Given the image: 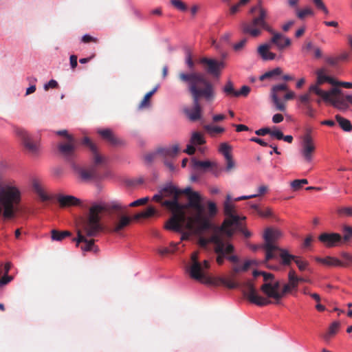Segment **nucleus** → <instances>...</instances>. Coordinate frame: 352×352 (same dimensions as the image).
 Instances as JSON below:
<instances>
[{
    "mask_svg": "<svg viewBox=\"0 0 352 352\" xmlns=\"http://www.w3.org/2000/svg\"><path fill=\"white\" fill-rule=\"evenodd\" d=\"M256 10L258 11V15L254 17L251 23H243L241 24L242 32L244 34H248L253 37H257L261 34V30L264 29L274 36L276 33L267 23L265 19L267 17V11L261 6L252 7L250 12L253 13Z\"/></svg>",
    "mask_w": 352,
    "mask_h": 352,
    "instance_id": "6",
    "label": "nucleus"
},
{
    "mask_svg": "<svg viewBox=\"0 0 352 352\" xmlns=\"http://www.w3.org/2000/svg\"><path fill=\"white\" fill-rule=\"evenodd\" d=\"M82 144L87 146L93 153V160L96 165L102 162V157L98 153L97 146L89 138L85 137Z\"/></svg>",
    "mask_w": 352,
    "mask_h": 352,
    "instance_id": "28",
    "label": "nucleus"
},
{
    "mask_svg": "<svg viewBox=\"0 0 352 352\" xmlns=\"http://www.w3.org/2000/svg\"><path fill=\"white\" fill-rule=\"evenodd\" d=\"M270 133H271V129L268 127L262 128V129H260L255 131V133L257 135H265L266 134L270 135Z\"/></svg>",
    "mask_w": 352,
    "mask_h": 352,
    "instance_id": "63",
    "label": "nucleus"
},
{
    "mask_svg": "<svg viewBox=\"0 0 352 352\" xmlns=\"http://www.w3.org/2000/svg\"><path fill=\"white\" fill-rule=\"evenodd\" d=\"M179 151L178 144H174L170 147L159 148L157 149V154L164 160V164L169 168L170 170L173 171L175 166L171 162V160L175 158Z\"/></svg>",
    "mask_w": 352,
    "mask_h": 352,
    "instance_id": "15",
    "label": "nucleus"
},
{
    "mask_svg": "<svg viewBox=\"0 0 352 352\" xmlns=\"http://www.w3.org/2000/svg\"><path fill=\"white\" fill-rule=\"evenodd\" d=\"M81 41H82V42H83L85 43H90V42H94V43H98V39L97 38L94 37L92 36H90L89 34L84 35L82 37Z\"/></svg>",
    "mask_w": 352,
    "mask_h": 352,
    "instance_id": "58",
    "label": "nucleus"
},
{
    "mask_svg": "<svg viewBox=\"0 0 352 352\" xmlns=\"http://www.w3.org/2000/svg\"><path fill=\"white\" fill-rule=\"evenodd\" d=\"M190 143L194 145H201L205 143V140L199 132H194L190 138Z\"/></svg>",
    "mask_w": 352,
    "mask_h": 352,
    "instance_id": "44",
    "label": "nucleus"
},
{
    "mask_svg": "<svg viewBox=\"0 0 352 352\" xmlns=\"http://www.w3.org/2000/svg\"><path fill=\"white\" fill-rule=\"evenodd\" d=\"M204 129L211 135L214 136L217 133L224 132L225 129L220 126L207 124L204 126Z\"/></svg>",
    "mask_w": 352,
    "mask_h": 352,
    "instance_id": "43",
    "label": "nucleus"
},
{
    "mask_svg": "<svg viewBox=\"0 0 352 352\" xmlns=\"http://www.w3.org/2000/svg\"><path fill=\"white\" fill-rule=\"evenodd\" d=\"M188 199V204H180L181 209L168 220L165 228L178 232H182L184 228L197 232L210 229L212 223L204 215V208L201 204V195L197 192H194Z\"/></svg>",
    "mask_w": 352,
    "mask_h": 352,
    "instance_id": "2",
    "label": "nucleus"
},
{
    "mask_svg": "<svg viewBox=\"0 0 352 352\" xmlns=\"http://www.w3.org/2000/svg\"><path fill=\"white\" fill-rule=\"evenodd\" d=\"M209 267V261L204 260L203 263L200 261L190 263V265L186 267V270L191 278L202 283L209 284L212 283L211 278L209 277L206 273Z\"/></svg>",
    "mask_w": 352,
    "mask_h": 352,
    "instance_id": "10",
    "label": "nucleus"
},
{
    "mask_svg": "<svg viewBox=\"0 0 352 352\" xmlns=\"http://www.w3.org/2000/svg\"><path fill=\"white\" fill-rule=\"evenodd\" d=\"M32 186L34 192L38 195L42 201H49L52 199L51 196L45 193L42 186L38 182H34Z\"/></svg>",
    "mask_w": 352,
    "mask_h": 352,
    "instance_id": "33",
    "label": "nucleus"
},
{
    "mask_svg": "<svg viewBox=\"0 0 352 352\" xmlns=\"http://www.w3.org/2000/svg\"><path fill=\"white\" fill-rule=\"evenodd\" d=\"M272 48V46L269 43L261 45L258 47V53L263 60H272L276 58V54L270 51Z\"/></svg>",
    "mask_w": 352,
    "mask_h": 352,
    "instance_id": "26",
    "label": "nucleus"
},
{
    "mask_svg": "<svg viewBox=\"0 0 352 352\" xmlns=\"http://www.w3.org/2000/svg\"><path fill=\"white\" fill-rule=\"evenodd\" d=\"M281 235V232L278 229L269 228L265 230L263 234L265 242L261 246L265 252V262L276 257L275 252L279 248L276 245V241L280 238Z\"/></svg>",
    "mask_w": 352,
    "mask_h": 352,
    "instance_id": "8",
    "label": "nucleus"
},
{
    "mask_svg": "<svg viewBox=\"0 0 352 352\" xmlns=\"http://www.w3.org/2000/svg\"><path fill=\"white\" fill-rule=\"evenodd\" d=\"M156 212L157 211L153 207L149 206L144 211L136 214L134 216V218L135 219H139L140 218H149L154 216Z\"/></svg>",
    "mask_w": 352,
    "mask_h": 352,
    "instance_id": "39",
    "label": "nucleus"
},
{
    "mask_svg": "<svg viewBox=\"0 0 352 352\" xmlns=\"http://www.w3.org/2000/svg\"><path fill=\"white\" fill-rule=\"evenodd\" d=\"M283 74V69L280 67H276L270 70L259 77L260 80L263 81L265 79L275 78Z\"/></svg>",
    "mask_w": 352,
    "mask_h": 352,
    "instance_id": "36",
    "label": "nucleus"
},
{
    "mask_svg": "<svg viewBox=\"0 0 352 352\" xmlns=\"http://www.w3.org/2000/svg\"><path fill=\"white\" fill-rule=\"evenodd\" d=\"M232 147L226 142L221 143L219 146V151L224 156L225 158L232 156Z\"/></svg>",
    "mask_w": 352,
    "mask_h": 352,
    "instance_id": "45",
    "label": "nucleus"
},
{
    "mask_svg": "<svg viewBox=\"0 0 352 352\" xmlns=\"http://www.w3.org/2000/svg\"><path fill=\"white\" fill-rule=\"evenodd\" d=\"M246 43H247V39L243 38L239 43L234 44L233 46V48L236 52L240 51L245 45Z\"/></svg>",
    "mask_w": 352,
    "mask_h": 352,
    "instance_id": "59",
    "label": "nucleus"
},
{
    "mask_svg": "<svg viewBox=\"0 0 352 352\" xmlns=\"http://www.w3.org/2000/svg\"><path fill=\"white\" fill-rule=\"evenodd\" d=\"M225 161H226V167H225L226 172L230 173L235 168L236 164L232 158V156L225 158Z\"/></svg>",
    "mask_w": 352,
    "mask_h": 352,
    "instance_id": "48",
    "label": "nucleus"
},
{
    "mask_svg": "<svg viewBox=\"0 0 352 352\" xmlns=\"http://www.w3.org/2000/svg\"><path fill=\"white\" fill-rule=\"evenodd\" d=\"M276 258L278 256L281 259V264L285 266H289L291 265L292 261H294V259L296 256L292 255L289 253V252L280 248H278L277 250L275 252Z\"/></svg>",
    "mask_w": 352,
    "mask_h": 352,
    "instance_id": "27",
    "label": "nucleus"
},
{
    "mask_svg": "<svg viewBox=\"0 0 352 352\" xmlns=\"http://www.w3.org/2000/svg\"><path fill=\"white\" fill-rule=\"evenodd\" d=\"M186 63L189 69H192L195 67L194 61L192 59L191 54L190 53H188L186 58Z\"/></svg>",
    "mask_w": 352,
    "mask_h": 352,
    "instance_id": "64",
    "label": "nucleus"
},
{
    "mask_svg": "<svg viewBox=\"0 0 352 352\" xmlns=\"http://www.w3.org/2000/svg\"><path fill=\"white\" fill-rule=\"evenodd\" d=\"M58 151L67 162L70 163L73 168H76L74 160L76 157V141L75 138H69V140L60 142L58 144Z\"/></svg>",
    "mask_w": 352,
    "mask_h": 352,
    "instance_id": "12",
    "label": "nucleus"
},
{
    "mask_svg": "<svg viewBox=\"0 0 352 352\" xmlns=\"http://www.w3.org/2000/svg\"><path fill=\"white\" fill-rule=\"evenodd\" d=\"M318 239L327 248L335 247L342 243V236L338 233L324 232L318 236Z\"/></svg>",
    "mask_w": 352,
    "mask_h": 352,
    "instance_id": "20",
    "label": "nucleus"
},
{
    "mask_svg": "<svg viewBox=\"0 0 352 352\" xmlns=\"http://www.w3.org/2000/svg\"><path fill=\"white\" fill-rule=\"evenodd\" d=\"M243 292L250 302L258 306H265L271 303V300L258 294L254 283L248 280L243 283Z\"/></svg>",
    "mask_w": 352,
    "mask_h": 352,
    "instance_id": "13",
    "label": "nucleus"
},
{
    "mask_svg": "<svg viewBox=\"0 0 352 352\" xmlns=\"http://www.w3.org/2000/svg\"><path fill=\"white\" fill-rule=\"evenodd\" d=\"M252 207L256 210V212L261 217H268L272 215V210L270 208H266L264 210H261L256 205H253Z\"/></svg>",
    "mask_w": 352,
    "mask_h": 352,
    "instance_id": "51",
    "label": "nucleus"
},
{
    "mask_svg": "<svg viewBox=\"0 0 352 352\" xmlns=\"http://www.w3.org/2000/svg\"><path fill=\"white\" fill-rule=\"evenodd\" d=\"M80 178L84 181H90L98 178V175L95 166L90 167L88 169L81 168L76 165V168Z\"/></svg>",
    "mask_w": 352,
    "mask_h": 352,
    "instance_id": "24",
    "label": "nucleus"
},
{
    "mask_svg": "<svg viewBox=\"0 0 352 352\" xmlns=\"http://www.w3.org/2000/svg\"><path fill=\"white\" fill-rule=\"evenodd\" d=\"M327 69L324 67H322L318 69L316 72L317 80L316 82L311 86H316L318 88H320V86L324 82H328L331 85L336 86L337 84V80L333 78L326 75Z\"/></svg>",
    "mask_w": 352,
    "mask_h": 352,
    "instance_id": "22",
    "label": "nucleus"
},
{
    "mask_svg": "<svg viewBox=\"0 0 352 352\" xmlns=\"http://www.w3.org/2000/svg\"><path fill=\"white\" fill-rule=\"evenodd\" d=\"M334 107L344 111L349 108V102L346 99V96H341L340 97H335L333 100L330 102Z\"/></svg>",
    "mask_w": 352,
    "mask_h": 352,
    "instance_id": "31",
    "label": "nucleus"
},
{
    "mask_svg": "<svg viewBox=\"0 0 352 352\" xmlns=\"http://www.w3.org/2000/svg\"><path fill=\"white\" fill-rule=\"evenodd\" d=\"M179 243H174L171 242L170 243V248L164 247V248H159L157 249V252L162 256H164L168 254H173L177 250V248Z\"/></svg>",
    "mask_w": 352,
    "mask_h": 352,
    "instance_id": "40",
    "label": "nucleus"
},
{
    "mask_svg": "<svg viewBox=\"0 0 352 352\" xmlns=\"http://www.w3.org/2000/svg\"><path fill=\"white\" fill-rule=\"evenodd\" d=\"M208 214L210 217H213L216 215L217 213V208L216 204L214 202L208 201Z\"/></svg>",
    "mask_w": 352,
    "mask_h": 352,
    "instance_id": "57",
    "label": "nucleus"
},
{
    "mask_svg": "<svg viewBox=\"0 0 352 352\" xmlns=\"http://www.w3.org/2000/svg\"><path fill=\"white\" fill-rule=\"evenodd\" d=\"M316 261L324 265L329 267L341 266L342 261L337 258L326 256L324 258L316 257Z\"/></svg>",
    "mask_w": 352,
    "mask_h": 352,
    "instance_id": "30",
    "label": "nucleus"
},
{
    "mask_svg": "<svg viewBox=\"0 0 352 352\" xmlns=\"http://www.w3.org/2000/svg\"><path fill=\"white\" fill-rule=\"evenodd\" d=\"M171 4L178 10L185 12L188 7L182 0H171Z\"/></svg>",
    "mask_w": 352,
    "mask_h": 352,
    "instance_id": "50",
    "label": "nucleus"
},
{
    "mask_svg": "<svg viewBox=\"0 0 352 352\" xmlns=\"http://www.w3.org/2000/svg\"><path fill=\"white\" fill-rule=\"evenodd\" d=\"M309 93H314L320 96L325 102H331L335 97L341 96L342 90L337 87L332 88L330 91H326L316 86H310L309 89Z\"/></svg>",
    "mask_w": 352,
    "mask_h": 352,
    "instance_id": "18",
    "label": "nucleus"
},
{
    "mask_svg": "<svg viewBox=\"0 0 352 352\" xmlns=\"http://www.w3.org/2000/svg\"><path fill=\"white\" fill-rule=\"evenodd\" d=\"M16 133L23 142V144L29 154L36 156L39 153V144L32 140L28 132L23 129H17Z\"/></svg>",
    "mask_w": 352,
    "mask_h": 352,
    "instance_id": "16",
    "label": "nucleus"
},
{
    "mask_svg": "<svg viewBox=\"0 0 352 352\" xmlns=\"http://www.w3.org/2000/svg\"><path fill=\"white\" fill-rule=\"evenodd\" d=\"M314 14V12L310 7H306L302 10H298L296 12V15L300 19H303L307 16H313Z\"/></svg>",
    "mask_w": 352,
    "mask_h": 352,
    "instance_id": "46",
    "label": "nucleus"
},
{
    "mask_svg": "<svg viewBox=\"0 0 352 352\" xmlns=\"http://www.w3.org/2000/svg\"><path fill=\"white\" fill-rule=\"evenodd\" d=\"M324 60L329 65L336 67L340 62V58H337V56H327L324 58Z\"/></svg>",
    "mask_w": 352,
    "mask_h": 352,
    "instance_id": "54",
    "label": "nucleus"
},
{
    "mask_svg": "<svg viewBox=\"0 0 352 352\" xmlns=\"http://www.w3.org/2000/svg\"><path fill=\"white\" fill-rule=\"evenodd\" d=\"M222 283L229 289H235L239 287V284L231 279L222 278Z\"/></svg>",
    "mask_w": 352,
    "mask_h": 352,
    "instance_id": "52",
    "label": "nucleus"
},
{
    "mask_svg": "<svg viewBox=\"0 0 352 352\" xmlns=\"http://www.w3.org/2000/svg\"><path fill=\"white\" fill-rule=\"evenodd\" d=\"M269 43L271 45H274L278 51H283L287 47H289L292 42L291 40L280 33H274L272 36Z\"/></svg>",
    "mask_w": 352,
    "mask_h": 352,
    "instance_id": "21",
    "label": "nucleus"
},
{
    "mask_svg": "<svg viewBox=\"0 0 352 352\" xmlns=\"http://www.w3.org/2000/svg\"><path fill=\"white\" fill-rule=\"evenodd\" d=\"M280 283L279 281L274 283H265L261 287V292L269 298H273L276 304H278L280 300L286 295L283 293V289L279 291Z\"/></svg>",
    "mask_w": 352,
    "mask_h": 352,
    "instance_id": "14",
    "label": "nucleus"
},
{
    "mask_svg": "<svg viewBox=\"0 0 352 352\" xmlns=\"http://www.w3.org/2000/svg\"><path fill=\"white\" fill-rule=\"evenodd\" d=\"M270 96L276 109L285 111L286 109L285 101L294 99L295 93L289 90L287 84L282 83L272 87Z\"/></svg>",
    "mask_w": 352,
    "mask_h": 352,
    "instance_id": "7",
    "label": "nucleus"
},
{
    "mask_svg": "<svg viewBox=\"0 0 352 352\" xmlns=\"http://www.w3.org/2000/svg\"><path fill=\"white\" fill-rule=\"evenodd\" d=\"M192 166L195 168L200 169L203 170H206L208 168L213 166L214 164L212 162H210V161H199L197 160H193L192 161Z\"/></svg>",
    "mask_w": 352,
    "mask_h": 352,
    "instance_id": "37",
    "label": "nucleus"
},
{
    "mask_svg": "<svg viewBox=\"0 0 352 352\" xmlns=\"http://www.w3.org/2000/svg\"><path fill=\"white\" fill-rule=\"evenodd\" d=\"M231 201L230 195H227L226 200L223 204L224 214L226 218L221 226H213L212 225L210 229H212L213 233L209 241L214 245V251L216 254L217 264L222 265L225 260L228 261L234 264L232 271L233 274H236L241 272L248 270L250 266L255 264L256 262L253 260H248L242 266L239 265L240 258L234 254L235 248L234 245L224 241L223 239V234L230 238L234 233V228H238L241 226V218L234 213V206L231 203Z\"/></svg>",
    "mask_w": 352,
    "mask_h": 352,
    "instance_id": "1",
    "label": "nucleus"
},
{
    "mask_svg": "<svg viewBox=\"0 0 352 352\" xmlns=\"http://www.w3.org/2000/svg\"><path fill=\"white\" fill-rule=\"evenodd\" d=\"M160 191L163 199H170L169 200H165L162 202V205L172 212V216H175V214H177V211L181 209L180 203L179 202V189L169 184L162 188Z\"/></svg>",
    "mask_w": 352,
    "mask_h": 352,
    "instance_id": "9",
    "label": "nucleus"
},
{
    "mask_svg": "<svg viewBox=\"0 0 352 352\" xmlns=\"http://www.w3.org/2000/svg\"><path fill=\"white\" fill-rule=\"evenodd\" d=\"M294 262L300 272L309 271V263L307 261L303 260L299 256H296Z\"/></svg>",
    "mask_w": 352,
    "mask_h": 352,
    "instance_id": "42",
    "label": "nucleus"
},
{
    "mask_svg": "<svg viewBox=\"0 0 352 352\" xmlns=\"http://www.w3.org/2000/svg\"><path fill=\"white\" fill-rule=\"evenodd\" d=\"M122 207L118 203H100L93 204L89 209L88 214L81 217L78 221V228L77 230V237L72 239L76 243L78 247L80 243V249L83 252L92 251L95 248L94 239H87V237L96 236L100 232L103 230V226L101 224V217L100 213L106 211L109 213L114 210H120Z\"/></svg>",
    "mask_w": 352,
    "mask_h": 352,
    "instance_id": "3",
    "label": "nucleus"
},
{
    "mask_svg": "<svg viewBox=\"0 0 352 352\" xmlns=\"http://www.w3.org/2000/svg\"><path fill=\"white\" fill-rule=\"evenodd\" d=\"M300 283V279L297 276L296 272L292 269L288 272V283L283 287V293L288 294L292 290H296Z\"/></svg>",
    "mask_w": 352,
    "mask_h": 352,
    "instance_id": "23",
    "label": "nucleus"
},
{
    "mask_svg": "<svg viewBox=\"0 0 352 352\" xmlns=\"http://www.w3.org/2000/svg\"><path fill=\"white\" fill-rule=\"evenodd\" d=\"M178 78L187 85L188 91L192 99V108L185 109L184 112L190 120L197 121L201 116L199 101L201 99L206 102L213 101L215 98L214 87L204 74L199 72H180Z\"/></svg>",
    "mask_w": 352,
    "mask_h": 352,
    "instance_id": "4",
    "label": "nucleus"
},
{
    "mask_svg": "<svg viewBox=\"0 0 352 352\" xmlns=\"http://www.w3.org/2000/svg\"><path fill=\"white\" fill-rule=\"evenodd\" d=\"M270 135L275 138L277 140H282L283 138V133L280 130H271Z\"/></svg>",
    "mask_w": 352,
    "mask_h": 352,
    "instance_id": "60",
    "label": "nucleus"
},
{
    "mask_svg": "<svg viewBox=\"0 0 352 352\" xmlns=\"http://www.w3.org/2000/svg\"><path fill=\"white\" fill-rule=\"evenodd\" d=\"M72 235L69 231H59L57 230H52L51 231V238L52 241H62L66 237H69Z\"/></svg>",
    "mask_w": 352,
    "mask_h": 352,
    "instance_id": "34",
    "label": "nucleus"
},
{
    "mask_svg": "<svg viewBox=\"0 0 352 352\" xmlns=\"http://www.w3.org/2000/svg\"><path fill=\"white\" fill-rule=\"evenodd\" d=\"M335 118L343 131L346 132L352 131V124L349 120L344 118L340 115H336Z\"/></svg>",
    "mask_w": 352,
    "mask_h": 352,
    "instance_id": "35",
    "label": "nucleus"
},
{
    "mask_svg": "<svg viewBox=\"0 0 352 352\" xmlns=\"http://www.w3.org/2000/svg\"><path fill=\"white\" fill-rule=\"evenodd\" d=\"M56 199L61 208L78 206L80 203L79 199L72 195H58Z\"/></svg>",
    "mask_w": 352,
    "mask_h": 352,
    "instance_id": "25",
    "label": "nucleus"
},
{
    "mask_svg": "<svg viewBox=\"0 0 352 352\" xmlns=\"http://www.w3.org/2000/svg\"><path fill=\"white\" fill-rule=\"evenodd\" d=\"M158 85H157L155 87H154L151 91H150L149 92H148L147 94H146V95L144 96L143 100H142V102H140V106L139 107L140 109L142 108H144V107H147L149 106V101H150V98L152 97V96L157 91V89H158Z\"/></svg>",
    "mask_w": 352,
    "mask_h": 352,
    "instance_id": "41",
    "label": "nucleus"
},
{
    "mask_svg": "<svg viewBox=\"0 0 352 352\" xmlns=\"http://www.w3.org/2000/svg\"><path fill=\"white\" fill-rule=\"evenodd\" d=\"M98 133L101 138L111 145H117L119 143L118 139L114 135L109 129H99Z\"/></svg>",
    "mask_w": 352,
    "mask_h": 352,
    "instance_id": "29",
    "label": "nucleus"
},
{
    "mask_svg": "<svg viewBox=\"0 0 352 352\" xmlns=\"http://www.w3.org/2000/svg\"><path fill=\"white\" fill-rule=\"evenodd\" d=\"M315 145L309 133H307L302 138L301 154L307 162L312 160L313 153L315 151Z\"/></svg>",
    "mask_w": 352,
    "mask_h": 352,
    "instance_id": "19",
    "label": "nucleus"
},
{
    "mask_svg": "<svg viewBox=\"0 0 352 352\" xmlns=\"http://www.w3.org/2000/svg\"><path fill=\"white\" fill-rule=\"evenodd\" d=\"M77 59H78V57H77L76 55H71L70 57H69V62H70L71 68L73 70L75 69L76 67L78 65Z\"/></svg>",
    "mask_w": 352,
    "mask_h": 352,
    "instance_id": "62",
    "label": "nucleus"
},
{
    "mask_svg": "<svg viewBox=\"0 0 352 352\" xmlns=\"http://www.w3.org/2000/svg\"><path fill=\"white\" fill-rule=\"evenodd\" d=\"M352 238V228L346 227L344 228V234L342 237V242H347Z\"/></svg>",
    "mask_w": 352,
    "mask_h": 352,
    "instance_id": "56",
    "label": "nucleus"
},
{
    "mask_svg": "<svg viewBox=\"0 0 352 352\" xmlns=\"http://www.w3.org/2000/svg\"><path fill=\"white\" fill-rule=\"evenodd\" d=\"M250 91L251 89L249 86L243 85L239 91H237V94H239V97L245 98L249 95Z\"/></svg>",
    "mask_w": 352,
    "mask_h": 352,
    "instance_id": "55",
    "label": "nucleus"
},
{
    "mask_svg": "<svg viewBox=\"0 0 352 352\" xmlns=\"http://www.w3.org/2000/svg\"><path fill=\"white\" fill-rule=\"evenodd\" d=\"M340 323L339 321H334L331 323L329 328L328 332L324 336V338L325 340H328L330 339V338L338 332V329H340Z\"/></svg>",
    "mask_w": 352,
    "mask_h": 352,
    "instance_id": "38",
    "label": "nucleus"
},
{
    "mask_svg": "<svg viewBox=\"0 0 352 352\" xmlns=\"http://www.w3.org/2000/svg\"><path fill=\"white\" fill-rule=\"evenodd\" d=\"M149 201L148 197H145L139 199H137L133 202H131L129 206L130 207H137L139 206H142L146 204Z\"/></svg>",
    "mask_w": 352,
    "mask_h": 352,
    "instance_id": "53",
    "label": "nucleus"
},
{
    "mask_svg": "<svg viewBox=\"0 0 352 352\" xmlns=\"http://www.w3.org/2000/svg\"><path fill=\"white\" fill-rule=\"evenodd\" d=\"M312 1L318 10L322 11L326 15L329 14V10L322 0H312Z\"/></svg>",
    "mask_w": 352,
    "mask_h": 352,
    "instance_id": "49",
    "label": "nucleus"
},
{
    "mask_svg": "<svg viewBox=\"0 0 352 352\" xmlns=\"http://www.w3.org/2000/svg\"><path fill=\"white\" fill-rule=\"evenodd\" d=\"M158 156V154H157V151L155 153H148V154H146L145 156H144V160L148 162V163H151L155 159H156Z\"/></svg>",
    "mask_w": 352,
    "mask_h": 352,
    "instance_id": "61",
    "label": "nucleus"
},
{
    "mask_svg": "<svg viewBox=\"0 0 352 352\" xmlns=\"http://www.w3.org/2000/svg\"><path fill=\"white\" fill-rule=\"evenodd\" d=\"M111 203H118L122 207V208L118 211L114 210L111 213H109L106 211H102L100 213V214L102 212H105L109 215L116 214L118 216V219H112V222L107 229L109 232L118 233L131 223V218L127 215L122 214L123 211L126 209V207L123 206L119 201H111Z\"/></svg>",
    "mask_w": 352,
    "mask_h": 352,
    "instance_id": "11",
    "label": "nucleus"
},
{
    "mask_svg": "<svg viewBox=\"0 0 352 352\" xmlns=\"http://www.w3.org/2000/svg\"><path fill=\"white\" fill-rule=\"evenodd\" d=\"M199 63L206 65L205 69L207 73L214 76H219L221 74V70L225 67L223 61H218L206 57L200 58Z\"/></svg>",
    "mask_w": 352,
    "mask_h": 352,
    "instance_id": "17",
    "label": "nucleus"
},
{
    "mask_svg": "<svg viewBox=\"0 0 352 352\" xmlns=\"http://www.w3.org/2000/svg\"><path fill=\"white\" fill-rule=\"evenodd\" d=\"M22 194L13 180L5 179L0 173V216L5 219L14 218L20 210Z\"/></svg>",
    "mask_w": 352,
    "mask_h": 352,
    "instance_id": "5",
    "label": "nucleus"
},
{
    "mask_svg": "<svg viewBox=\"0 0 352 352\" xmlns=\"http://www.w3.org/2000/svg\"><path fill=\"white\" fill-rule=\"evenodd\" d=\"M340 255L344 260V261H342L340 267H348L352 265V255L346 252H341Z\"/></svg>",
    "mask_w": 352,
    "mask_h": 352,
    "instance_id": "47",
    "label": "nucleus"
},
{
    "mask_svg": "<svg viewBox=\"0 0 352 352\" xmlns=\"http://www.w3.org/2000/svg\"><path fill=\"white\" fill-rule=\"evenodd\" d=\"M223 92L226 96L230 98H239L237 90L235 89L234 83L231 80H228L222 88Z\"/></svg>",
    "mask_w": 352,
    "mask_h": 352,
    "instance_id": "32",
    "label": "nucleus"
}]
</instances>
